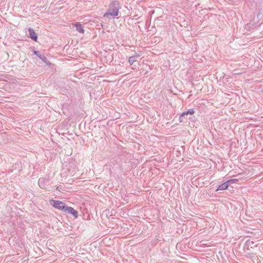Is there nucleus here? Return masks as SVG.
<instances>
[{
    "mask_svg": "<svg viewBox=\"0 0 263 263\" xmlns=\"http://www.w3.org/2000/svg\"><path fill=\"white\" fill-rule=\"evenodd\" d=\"M120 4L118 1L112 2L109 6L107 11L104 14V16L108 18H115L119 14Z\"/></svg>",
    "mask_w": 263,
    "mask_h": 263,
    "instance_id": "1",
    "label": "nucleus"
},
{
    "mask_svg": "<svg viewBox=\"0 0 263 263\" xmlns=\"http://www.w3.org/2000/svg\"><path fill=\"white\" fill-rule=\"evenodd\" d=\"M50 203L52 206H53L55 209L62 210L63 211H64L66 206V204L60 200H56L53 199L50 200Z\"/></svg>",
    "mask_w": 263,
    "mask_h": 263,
    "instance_id": "2",
    "label": "nucleus"
},
{
    "mask_svg": "<svg viewBox=\"0 0 263 263\" xmlns=\"http://www.w3.org/2000/svg\"><path fill=\"white\" fill-rule=\"evenodd\" d=\"M34 54L36 55L44 63H46L48 65H50L51 63L48 60L44 54H41L39 51H34Z\"/></svg>",
    "mask_w": 263,
    "mask_h": 263,
    "instance_id": "3",
    "label": "nucleus"
},
{
    "mask_svg": "<svg viewBox=\"0 0 263 263\" xmlns=\"http://www.w3.org/2000/svg\"><path fill=\"white\" fill-rule=\"evenodd\" d=\"M64 211L68 214H71L76 218H78V212L76 210H75L73 208L68 206L67 205Z\"/></svg>",
    "mask_w": 263,
    "mask_h": 263,
    "instance_id": "4",
    "label": "nucleus"
},
{
    "mask_svg": "<svg viewBox=\"0 0 263 263\" xmlns=\"http://www.w3.org/2000/svg\"><path fill=\"white\" fill-rule=\"evenodd\" d=\"M195 112V110L193 109H189L186 111H184L182 113L181 115L179 117V121L180 122H183V120L185 118V116L189 114L192 115Z\"/></svg>",
    "mask_w": 263,
    "mask_h": 263,
    "instance_id": "5",
    "label": "nucleus"
},
{
    "mask_svg": "<svg viewBox=\"0 0 263 263\" xmlns=\"http://www.w3.org/2000/svg\"><path fill=\"white\" fill-rule=\"evenodd\" d=\"M140 54L136 53L134 55L131 56L129 58L128 62L130 65H133L135 62L137 61L138 58L140 57Z\"/></svg>",
    "mask_w": 263,
    "mask_h": 263,
    "instance_id": "6",
    "label": "nucleus"
},
{
    "mask_svg": "<svg viewBox=\"0 0 263 263\" xmlns=\"http://www.w3.org/2000/svg\"><path fill=\"white\" fill-rule=\"evenodd\" d=\"M30 37L33 40L36 41L37 39V36L36 32L34 31V30L32 28H29V30Z\"/></svg>",
    "mask_w": 263,
    "mask_h": 263,
    "instance_id": "7",
    "label": "nucleus"
},
{
    "mask_svg": "<svg viewBox=\"0 0 263 263\" xmlns=\"http://www.w3.org/2000/svg\"><path fill=\"white\" fill-rule=\"evenodd\" d=\"M48 181L47 179H46V178H41L39 179V181H38V184H39V185L40 186V187H41V188H45V182H46L47 181Z\"/></svg>",
    "mask_w": 263,
    "mask_h": 263,
    "instance_id": "8",
    "label": "nucleus"
},
{
    "mask_svg": "<svg viewBox=\"0 0 263 263\" xmlns=\"http://www.w3.org/2000/svg\"><path fill=\"white\" fill-rule=\"evenodd\" d=\"M73 26L76 28L77 30L80 33H83L84 30L83 28L82 25L80 23H77L73 25Z\"/></svg>",
    "mask_w": 263,
    "mask_h": 263,
    "instance_id": "9",
    "label": "nucleus"
},
{
    "mask_svg": "<svg viewBox=\"0 0 263 263\" xmlns=\"http://www.w3.org/2000/svg\"><path fill=\"white\" fill-rule=\"evenodd\" d=\"M228 186H229V184L227 183V182H224L218 186V188L216 190V191L225 190L227 189Z\"/></svg>",
    "mask_w": 263,
    "mask_h": 263,
    "instance_id": "10",
    "label": "nucleus"
},
{
    "mask_svg": "<svg viewBox=\"0 0 263 263\" xmlns=\"http://www.w3.org/2000/svg\"><path fill=\"white\" fill-rule=\"evenodd\" d=\"M237 181L236 179H231L227 181V183L231 184L236 182Z\"/></svg>",
    "mask_w": 263,
    "mask_h": 263,
    "instance_id": "11",
    "label": "nucleus"
},
{
    "mask_svg": "<svg viewBox=\"0 0 263 263\" xmlns=\"http://www.w3.org/2000/svg\"><path fill=\"white\" fill-rule=\"evenodd\" d=\"M57 190L59 191V190H60V187H59V186H58V187H57Z\"/></svg>",
    "mask_w": 263,
    "mask_h": 263,
    "instance_id": "12",
    "label": "nucleus"
}]
</instances>
